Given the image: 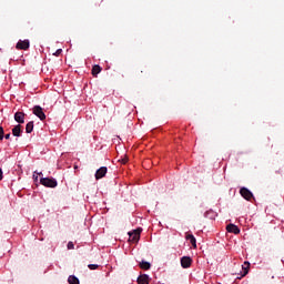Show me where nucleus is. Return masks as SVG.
Masks as SVG:
<instances>
[{
	"instance_id": "nucleus-1",
	"label": "nucleus",
	"mask_w": 284,
	"mask_h": 284,
	"mask_svg": "<svg viewBox=\"0 0 284 284\" xmlns=\"http://www.w3.org/2000/svg\"><path fill=\"white\" fill-rule=\"evenodd\" d=\"M40 183L44 185V187H57L59 185L54 178H41Z\"/></svg>"
},
{
	"instance_id": "nucleus-2",
	"label": "nucleus",
	"mask_w": 284,
	"mask_h": 284,
	"mask_svg": "<svg viewBox=\"0 0 284 284\" xmlns=\"http://www.w3.org/2000/svg\"><path fill=\"white\" fill-rule=\"evenodd\" d=\"M240 194L243 199H245V201H252V199H254V194L252 193V191H250L247 187L243 186L240 190Z\"/></svg>"
},
{
	"instance_id": "nucleus-3",
	"label": "nucleus",
	"mask_w": 284,
	"mask_h": 284,
	"mask_svg": "<svg viewBox=\"0 0 284 284\" xmlns=\"http://www.w3.org/2000/svg\"><path fill=\"white\" fill-rule=\"evenodd\" d=\"M33 114L40 119V121H45V113L43 112V108L40 105L33 106Z\"/></svg>"
},
{
	"instance_id": "nucleus-4",
	"label": "nucleus",
	"mask_w": 284,
	"mask_h": 284,
	"mask_svg": "<svg viewBox=\"0 0 284 284\" xmlns=\"http://www.w3.org/2000/svg\"><path fill=\"white\" fill-rule=\"evenodd\" d=\"M129 239L132 241V243H139V239H141V230L138 229L129 233Z\"/></svg>"
},
{
	"instance_id": "nucleus-5",
	"label": "nucleus",
	"mask_w": 284,
	"mask_h": 284,
	"mask_svg": "<svg viewBox=\"0 0 284 284\" xmlns=\"http://www.w3.org/2000/svg\"><path fill=\"white\" fill-rule=\"evenodd\" d=\"M17 50H29L30 40H19L16 44Z\"/></svg>"
},
{
	"instance_id": "nucleus-6",
	"label": "nucleus",
	"mask_w": 284,
	"mask_h": 284,
	"mask_svg": "<svg viewBox=\"0 0 284 284\" xmlns=\"http://www.w3.org/2000/svg\"><path fill=\"white\" fill-rule=\"evenodd\" d=\"M14 121L20 124L26 123V113H23L21 111L16 112Z\"/></svg>"
},
{
	"instance_id": "nucleus-7",
	"label": "nucleus",
	"mask_w": 284,
	"mask_h": 284,
	"mask_svg": "<svg viewBox=\"0 0 284 284\" xmlns=\"http://www.w3.org/2000/svg\"><path fill=\"white\" fill-rule=\"evenodd\" d=\"M108 174V168L102 166L95 172V180L99 181L100 179H103Z\"/></svg>"
},
{
	"instance_id": "nucleus-8",
	"label": "nucleus",
	"mask_w": 284,
	"mask_h": 284,
	"mask_svg": "<svg viewBox=\"0 0 284 284\" xmlns=\"http://www.w3.org/2000/svg\"><path fill=\"white\" fill-rule=\"evenodd\" d=\"M181 265L184 270H187V267H191L192 265V257L190 256H183L181 258Z\"/></svg>"
},
{
	"instance_id": "nucleus-9",
	"label": "nucleus",
	"mask_w": 284,
	"mask_h": 284,
	"mask_svg": "<svg viewBox=\"0 0 284 284\" xmlns=\"http://www.w3.org/2000/svg\"><path fill=\"white\" fill-rule=\"evenodd\" d=\"M226 232H230L231 234H241V229H239V226L235 224H229L226 226Z\"/></svg>"
},
{
	"instance_id": "nucleus-10",
	"label": "nucleus",
	"mask_w": 284,
	"mask_h": 284,
	"mask_svg": "<svg viewBox=\"0 0 284 284\" xmlns=\"http://www.w3.org/2000/svg\"><path fill=\"white\" fill-rule=\"evenodd\" d=\"M139 284H150V276L143 274L138 277Z\"/></svg>"
},
{
	"instance_id": "nucleus-11",
	"label": "nucleus",
	"mask_w": 284,
	"mask_h": 284,
	"mask_svg": "<svg viewBox=\"0 0 284 284\" xmlns=\"http://www.w3.org/2000/svg\"><path fill=\"white\" fill-rule=\"evenodd\" d=\"M23 133V130H21V124H17L13 129H12V134L14 136H21V134Z\"/></svg>"
},
{
	"instance_id": "nucleus-12",
	"label": "nucleus",
	"mask_w": 284,
	"mask_h": 284,
	"mask_svg": "<svg viewBox=\"0 0 284 284\" xmlns=\"http://www.w3.org/2000/svg\"><path fill=\"white\" fill-rule=\"evenodd\" d=\"M101 70H103L102 68H101V65H99V64H94L93 67H92V75L93 77H98V74H101Z\"/></svg>"
},
{
	"instance_id": "nucleus-13",
	"label": "nucleus",
	"mask_w": 284,
	"mask_h": 284,
	"mask_svg": "<svg viewBox=\"0 0 284 284\" xmlns=\"http://www.w3.org/2000/svg\"><path fill=\"white\" fill-rule=\"evenodd\" d=\"M185 239L186 241H190L192 247L196 248V237H194L192 234H186Z\"/></svg>"
},
{
	"instance_id": "nucleus-14",
	"label": "nucleus",
	"mask_w": 284,
	"mask_h": 284,
	"mask_svg": "<svg viewBox=\"0 0 284 284\" xmlns=\"http://www.w3.org/2000/svg\"><path fill=\"white\" fill-rule=\"evenodd\" d=\"M242 270L243 274L241 275V277L247 276V274L250 273V262H244V265H242Z\"/></svg>"
},
{
	"instance_id": "nucleus-15",
	"label": "nucleus",
	"mask_w": 284,
	"mask_h": 284,
	"mask_svg": "<svg viewBox=\"0 0 284 284\" xmlns=\"http://www.w3.org/2000/svg\"><path fill=\"white\" fill-rule=\"evenodd\" d=\"M34 130V122L30 121L26 125V132L27 134H32V131Z\"/></svg>"
},
{
	"instance_id": "nucleus-16",
	"label": "nucleus",
	"mask_w": 284,
	"mask_h": 284,
	"mask_svg": "<svg viewBox=\"0 0 284 284\" xmlns=\"http://www.w3.org/2000/svg\"><path fill=\"white\" fill-rule=\"evenodd\" d=\"M139 265H140L141 270H150V267H152V264H150V262H146V261L140 262Z\"/></svg>"
},
{
	"instance_id": "nucleus-17",
	"label": "nucleus",
	"mask_w": 284,
	"mask_h": 284,
	"mask_svg": "<svg viewBox=\"0 0 284 284\" xmlns=\"http://www.w3.org/2000/svg\"><path fill=\"white\" fill-rule=\"evenodd\" d=\"M69 284H80L79 278L74 275H70L68 278Z\"/></svg>"
},
{
	"instance_id": "nucleus-18",
	"label": "nucleus",
	"mask_w": 284,
	"mask_h": 284,
	"mask_svg": "<svg viewBox=\"0 0 284 284\" xmlns=\"http://www.w3.org/2000/svg\"><path fill=\"white\" fill-rule=\"evenodd\" d=\"M89 270H99V266L97 264H89Z\"/></svg>"
},
{
	"instance_id": "nucleus-19",
	"label": "nucleus",
	"mask_w": 284,
	"mask_h": 284,
	"mask_svg": "<svg viewBox=\"0 0 284 284\" xmlns=\"http://www.w3.org/2000/svg\"><path fill=\"white\" fill-rule=\"evenodd\" d=\"M3 135H4L3 126H0V141H3Z\"/></svg>"
},
{
	"instance_id": "nucleus-20",
	"label": "nucleus",
	"mask_w": 284,
	"mask_h": 284,
	"mask_svg": "<svg viewBox=\"0 0 284 284\" xmlns=\"http://www.w3.org/2000/svg\"><path fill=\"white\" fill-rule=\"evenodd\" d=\"M67 247H68V250H74V243L73 242H69Z\"/></svg>"
},
{
	"instance_id": "nucleus-21",
	"label": "nucleus",
	"mask_w": 284,
	"mask_h": 284,
	"mask_svg": "<svg viewBox=\"0 0 284 284\" xmlns=\"http://www.w3.org/2000/svg\"><path fill=\"white\" fill-rule=\"evenodd\" d=\"M61 52H63L62 49H58L53 54L54 57H59L61 54Z\"/></svg>"
},
{
	"instance_id": "nucleus-22",
	"label": "nucleus",
	"mask_w": 284,
	"mask_h": 284,
	"mask_svg": "<svg viewBox=\"0 0 284 284\" xmlns=\"http://www.w3.org/2000/svg\"><path fill=\"white\" fill-rule=\"evenodd\" d=\"M121 163H122L123 165H125V163H128V158H123V159L121 160Z\"/></svg>"
},
{
	"instance_id": "nucleus-23",
	"label": "nucleus",
	"mask_w": 284,
	"mask_h": 284,
	"mask_svg": "<svg viewBox=\"0 0 284 284\" xmlns=\"http://www.w3.org/2000/svg\"><path fill=\"white\" fill-rule=\"evenodd\" d=\"M0 181H3V171L0 169Z\"/></svg>"
},
{
	"instance_id": "nucleus-24",
	"label": "nucleus",
	"mask_w": 284,
	"mask_h": 284,
	"mask_svg": "<svg viewBox=\"0 0 284 284\" xmlns=\"http://www.w3.org/2000/svg\"><path fill=\"white\" fill-rule=\"evenodd\" d=\"M36 174H37V172H34L33 179H34V181H39V175H36Z\"/></svg>"
},
{
	"instance_id": "nucleus-25",
	"label": "nucleus",
	"mask_w": 284,
	"mask_h": 284,
	"mask_svg": "<svg viewBox=\"0 0 284 284\" xmlns=\"http://www.w3.org/2000/svg\"><path fill=\"white\" fill-rule=\"evenodd\" d=\"M10 136H11L10 133H8L4 135V139L10 140Z\"/></svg>"
},
{
	"instance_id": "nucleus-26",
	"label": "nucleus",
	"mask_w": 284,
	"mask_h": 284,
	"mask_svg": "<svg viewBox=\"0 0 284 284\" xmlns=\"http://www.w3.org/2000/svg\"><path fill=\"white\" fill-rule=\"evenodd\" d=\"M142 74H143V71H140V72L136 74V77L141 78Z\"/></svg>"
},
{
	"instance_id": "nucleus-27",
	"label": "nucleus",
	"mask_w": 284,
	"mask_h": 284,
	"mask_svg": "<svg viewBox=\"0 0 284 284\" xmlns=\"http://www.w3.org/2000/svg\"><path fill=\"white\" fill-rule=\"evenodd\" d=\"M37 174H38V176H42V175H43V173H41V172H40V173H37Z\"/></svg>"
}]
</instances>
